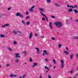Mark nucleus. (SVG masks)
I'll return each instance as SVG.
<instances>
[{
  "mask_svg": "<svg viewBox=\"0 0 78 78\" xmlns=\"http://www.w3.org/2000/svg\"><path fill=\"white\" fill-rule=\"evenodd\" d=\"M49 27H50L51 29H53V27H52V22H51L49 23Z\"/></svg>",
  "mask_w": 78,
  "mask_h": 78,
  "instance_id": "obj_10",
  "label": "nucleus"
},
{
  "mask_svg": "<svg viewBox=\"0 0 78 78\" xmlns=\"http://www.w3.org/2000/svg\"><path fill=\"white\" fill-rule=\"evenodd\" d=\"M19 59H16V62H19Z\"/></svg>",
  "mask_w": 78,
  "mask_h": 78,
  "instance_id": "obj_27",
  "label": "nucleus"
},
{
  "mask_svg": "<svg viewBox=\"0 0 78 78\" xmlns=\"http://www.w3.org/2000/svg\"><path fill=\"white\" fill-rule=\"evenodd\" d=\"M17 43V41H14L13 42V44L14 45H15V44H16Z\"/></svg>",
  "mask_w": 78,
  "mask_h": 78,
  "instance_id": "obj_23",
  "label": "nucleus"
},
{
  "mask_svg": "<svg viewBox=\"0 0 78 78\" xmlns=\"http://www.w3.org/2000/svg\"><path fill=\"white\" fill-rule=\"evenodd\" d=\"M46 1L48 3H50L51 2V1H50V0H46Z\"/></svg>",
  "mask_w": 78,
  "mask_h": 78,
  "instance_id": "obj_26",
  "label": "nucleus"
},
{
  "mask_svg": "<svg viewBox=\"0 0 78 78\" xmlns=\"http://www.w3.org/2000/svg\"><path fill=\"white\" fill-rule=\"evenodd\" d=\"M41 38H44L45 36H41Z\"/></svg>",
  "mask_w": 78,
  "mask_h": 78,
  "instance_id": "obj_42",
  "label": "nucleus"
},
{
  "mask_svg": "<svg viewBox=\"0 0 78 78\" xmlns=\"http://www.w3.org/2000/svg\"><path fill=\"white\" fill-rule=\"evenodd\" d=\"M30 18V16H27V17L26 18V20H27V19H29Z\"/></svg>",
  "mask_w": 78,
  "mask_h": 78,
  "instance_id": "obj_37",
  "label": "nucleus"
},
{
  "mask_svg": "<svg viewBox=\"0 0 78 78\" xmlns=\"http://www.w3.org/2000/svg\"><path fill=\"white\" fill-rule=\"evenodd\" d=\"M40 13H41L42 16H44V17H45L46 19V21H47V22H48V19H47V16L44 15V13L40 11Z\"/></svg>",
  "mask_w": 78,
  "mask_h": 78,
  "instance_id": "obj_4",
  "label": "nucleus"
},
{
  "mask_svg": "<svg viewBox=\"0 0 78 78\" xmlns=\"http://www.w3.org/2000/svg\"><path fill=\"white\" fill-rule=\"evenodd\" d=\"M54 25H56L57 27L58 28H61V27H62V23L61 22H55L54 23Z\"/></svg>",
  "mask_w": 78,
  "mask_h": 78,
  "instance_id": "obj_1",
  "label": "nucleus"
},
{
  "mask_svg": "<svg viewBox=\"0 0 78 78\" xmlns=\"http://www.w3.org/2000/svg\"><path fill=\"white\" fill-rule=\"evenodd\" d=\"M64 53H66V55H69V52H67V51H65L63 52Z\"/></svg>",
  "mask_w": 78,
  "mask_h": 78,
  "instance_id": "obj_12",
  "label": "nucleus"
},
{
  "mask_svg": "<svg viewBox=\"0 0 78 78\" xmlns=\"http://www.w3.org/2000/svg\"><path fill=\"white\" fill-rule=\"evenodd\" d=\"M42 20H45V18L44 17L42 19Z\"/></svg>",
  "mask_w": 78,
  "mask_h": 78,
  "instance_id": "obj_47",
  "label": "nucleus"
},
{
  "mask_svg": "<svg viewBox=\"0 0 78 78\" xmlns=\"http://www.w3.org/2000/svg\"><path fill=\"white\" fill-rule=\"evenodd\" d=\"M33 37V34H32V32H30V34L29 35V39H30L31 38V37Z\"/></svg>",
  "mask_w": 78,
  "mask_h": 78,
  "instance_id": "obj_9",
  "label": "nucleus"
},
{
  "mask_svg": "<svg viewBox=\"0 0 78 78\" xmlns=\"http://www.w3.org/2000/svg\"><path fill=\"white\" fill-rule=\"evenodd\" d=\"M35 36H37V34H35Z\"/></svg>",
  "mask_w": 78,
  "mask_h": 78,
  "instance_id": "obj_60",
  "label": "nucleus"
},
{
  "mask_svg": "<svg viewBox=\"0 0 78 78\" xmlns=\"http://www.w3.org/2000/svg\"><path fill=\"white\" fill-rule=\"evenodd\" d=\"M66 6L67 7H68V8H72V7H71L72 6V5L70 6V5L68 4Z\"/></svg>",
  "mask_w": 78,
  "mask_h": 78,
  "instance_id": "obj_22",
  "label": "nucleus"
},
{
  "mask_svg": "<svg viewBox=\"0 0 78 78\" xmlns=\"http://www.w3.org/2000/svg\"><path fill=\"white\" fill-rule=\"evenodd\" d=\"M34 64L33 65L32 67L34 68L36 66H37V63L36 62L34 63Z\"/></svg>",
  "mask_w": 78,
  "mask_h": 78,
  "instance_id": "obj_11",
  "label": "nucleus"
},
{
  "mask_svg": "<svg viewBox=\"0 0 78 78\" xmlns=\"http://www.w3.org/2000/svg\"><path fill=\"white\" fill-rule=\"evenodd\" d=\"M76 59H78V54L77 53L76 55Z\"/></svg>",
  "mask_w": 78,
  "mask_h": 78,
  "instance_id": "obj_34",
  "label": "nucleus"
},
{
  "mask_svg": "<svg viewBox=\"0 0 78 78\" xmlns=\"http://www.w3.org/2000/svg\"><path fill=\"white\" fill-rule=\"evenodd\" d=\"M61 62L62 63V66H61V68H63L64 67V61L62 60H61Z\"/></svg>",
  "mask_w": 78,
  "mask_h": 78,
  "instance_id": "obj_3",
  "label": "nucleus"
},
{
  "mask_svg": "<svg viewBox=\"0 0 78 78\" xmlns=\"http://www.w3.org/2000/svg\"><path fill=\"white\" fill-rule=\"evenodd\" d=\"M20 33H20V32H18V33H19V34H21V32H20Z\"/></svg>",
  "mask_w": 78,
  "mask_h": 78,
  "instance_id": "obj_63",
  "label": "nucleus"
},
{
  "mask_svg": "<svg viewBox=\"0 0 78 78\" xmlns=\"http://www.w3.org/2000/svg\"><path fill=\"white\" fill-rule=\"evenodd\" d=\"M50 67H51V65H49Z\"/></svg>",
  "mask_w": 78,
  "mask_h": 78,
  "instance_id": "obj_62",
  "label": "nucleus"
},
{
  "mask_svg": "<svg viewBox=\"0 0 78 78\" xmlns=\"http://www.w3.org/2000/svg\"><path fill=\"white\" fill-rule=\"evenodd\" d=\"M43 56H45V54L43 53Z\"/></svg>",
  "mask_w": 78,
  "mask_h": 78,
  "instance_id": "obj_56",
  "label": "nucleus"
},
{
  "mask_svg": "<svg viewBox=\"0 0 78 78\" xmlns=\"http://www.w3.org/2000/svg\"><path fill=\"white\" fill-rule=\"evenodd\" d=\"M30 62H32L33 61V59L31 58H30Z\"/></svg>",
  "mask_w": 78,
  "mask_h": 78,
  "instance_id": "obj_32",
  "label": "nucleus"
},
{
  "mask_svg": "<svg viewBox=\"0 0 78 78\" xmlns=\"http://www.w3.org/2000/svg\"><path fill=\"white\" fill-rule=\"evenodd\" d=\"M45 60L46 61H48V60H47V59L46 58L45 59Z\"/></svg>",
  "mask_w": 78,
  "mask_h": 78,
  "instance_id": "obj_54",
  "label": "nucleus"
},
{
  "mask_svg": "<svg viewBox=\"0 0 78 78\" xmlns=\"http://www.w3.org/2000/svg\"><path fill=\"white\" fill-rule=\"evenodd\" d=\"M26 15H28V12H26Z\"/></svg>",
  "mask_w": 78,
  "mask_h": 78,
  "instance_id": "obj_49",
  "label": "nucleus"
},
{
  "mask_svg": "<svg viewBox=\"0 0 78 78\" xmlns=\"http://www.w3.org/2000/svg\"><path fill=\"white\" fill-rule=\"evenodd\" d=\"M73 11V9H70L68 10V12H72Z\"/></svg>",
  "mask_w": 78,
  "mask_h": 78,
  "instance_id": "obj_15",
  "label": "nucleus"
},
{
  "mask_svg": "<svg viewBox=\"0 0 78 78\" xmlns=\"http://www.w3.org/2000/svg\"><path fill=\"white\" fill-rule=\"evenodd\" d=\"M73 72V71H71L70 72L71 73H72Z\"/></svg>",
  "mask_w": 78,
  "mask_h": 78,
  "instance_id": "obj_55",
  "label": "nucleus"
},
{
  "mask_svg": "<svg viewBox=\"0 0 78 78\" xmlns=\"http://www.w3.org/2000/svg\"><path fill=\"white\" fill-rule=\"evenodd\" d=\"M66 49L67 51H69V49H68V48H67V47H66Z\"/></svg>",
  "mask_w": 78,
  "mask_h": 78,
  "instance_id": "obj_48",
  "label": "nucleus"
},
{
  "mask_svg": "<svg viewBox=\"0 0 78 78\" xmlns=\"http://www.w3.org/2000/svg\"><path fill=\"white\" fill-rule=\"evenodd\" d=\"M61 46H62V44H58V48H61Z\"/></svg>",
  "mask_w": 78,
  "mask_h": 78,
  "instance_id": "obj_28",
  "label": "nucleus"
},
{
  "mask_svg": "<svg viewBox=\"0 0 78 78\" xmlns=\"http://www.w3.org/2000/svg\"><path fill=\"white\" fill-rule=\"evenodd\" d=\"M39 78H42V75H40Z\"/></svg>",
  "mask_w": 78,
  "mask_h": 78,
  "instance_id": "obj_46",
  "label": "nucleus"
},
{
  "mask_svg": "<svg viewBox=\"0 0 78 78\" xmlns=\"http://www.w3.org/2000/svg\"><path fill=\"white\" fill-rule=\"evenodd\" d=\"M2 17V15H0V17Z\"/></svg>",
  "mask_w": 78,
  "mask_h": 78,
  "instance_id": "obj_59",
  "label": "nucleus"
},
{
  "mask_svg": "<svg viewBox=\"0 0 78 78\" xmlns=\"http://www.w3.org/2000/svg\"><path fill=\"white\" fill-rule=\"evenodd\" d=\"M8 10H10L11 9V8H9L8 9Z\"/></svg>",
  "mask_w": 78,
  "mask_h": 78,
  "instance_id": "obj_51",
  "label": "nucleus"
},
{
  "mask_svg": "<svg viewBox=\"0 0 78 78\" xmlns=\"http://www.w3.org/2000/svg\"><path fill=\"white\" fill-rule=\"evenodd\" d=\"M22 23L24 25H25V22H24V20H23L22 21Z\"/></svg>",
  "mask_w": 78,
  "mask_h": 78,
  "instance_id": "obj_24",
  "label": "nucleus"
},
{
  "mask_svg": "<svg viewBox=\"0 0 78 78\" xmlns=\"http://www.w3.org/2000/svg\"><path fill=\"white\" fill-rule=\"evenodd\" d=\"M26 75H27V74H25V75H24L23 76V78H25V76H26Z\"/></svg>",
  "mask_w": 78,
  "mask_h": 78,
  "instance_id": "obj_38",
  "label": "nucleus"
},
{
  "mask_svg": "<svg viewBox=\"0 0 78 78\" xmlns=\"http://www.w3.org/2000/svg\"><path fill=\"white\" fill-rule=\"evenodd\" d=\"M16 16H20V17H22V18H23V16L20 13H17L16 14Z\"/></svg>",
  "mask_w": 78,
  "mask_h": 78,
  "instance_id": "obj_2",
  "label": "nucleus"
},
{
  "mask_svg": "<svg viewBox=\"0 0 78 78\" xmlns=\"http://www.w3.org/2000/svg\"><path fill=\"white\" fill-rule=\"evenodd\" d=\"M75 76H78V73H77L75 74Z\"/></svg>",
  "mask_w": 78,
  "mask_h": 78,
  "instance_id": "obj_52",
  "label": "nucleus"
},
{
  "mask_svg": "<svg viewBox=\"0 0 78 78\" xmlns=\"http://www.w3.org/2000/svg\"><path fill=\"white\" fill-rule=\"evenodd\" d=\"M72 19V17H70V20H71Z\"/></svg>",
  "mask_w": 78,
  "mask_h": 78,
  "instance_id": "obj_58",
  "label": "nucleus"
},
{
  "mask_svg": "<svg viewBox=\"0 0 78 78\" xmlns=\"http://www.w3.org/2000/svg\"><path fill=\"white\" fill-rule=\"evenodd\" d=\"M51 39L52 40H54L55 41V40H56V38H54L53 37H51Z\"/></svg>",
  "mask_w": 78,
  "mask_h": 78,
  "instance_id": "obj_31",
  "label": "nucleus"
},
{
  "mask_svg": "<svg viewBox=\"0 0 78 78\" xmlns=\"http://www.w3.org/2000/svg\"><path fill=\"white\" fill-rule=\"evenodd\" d=\"M50 71V69H48V70H47L46 72V73H47V72H48V71Z\"/></svg>",
  "mask_w": 78,
  "mask_h": 78,
  "instance_id": "obj_45",
  "label": "nucleus"
},
{
  "mask_svg": "<svg viewBox=\"0 0 78 78\" xmlns=\"http://www.w3.org/2000/svg\"><path fill=\"white\" fill-rule=\"evenodd\" d=\"M45 69H49V68L47 67V66H46L45 67Z\"/></svg>",
  "mask_w": 78,
  "mask_h": 78,
  "instance_id": "obj_40",
  "label": "nucleus"
},
{
  "mask_svg": "<svg viewBox=\"0 0 78 78\" xmlns=\"http://www.w3.org/2000/svg\"><path fill=\"white\" fill-rule=\"evenodd\" d=\"M36 49L37 51L38 54H39L40 52H39V48H36Z\"/></svg>",
  "mask_w": 78,
  "mask_h": 78,
  "instance_id": "obj_14",
  "label": "nucleus"
},
{
  "mask_svg": "<svg viewBox=\"0 0 78 78\" xmlns=\"http://www.w3.org/2000/svg\"><path fill=\"white\" fill-rule=\"evenodd\" d=\"M56 67V66H55L54 67V69H55V68Z\"/></svg>",
  "mask_w": 78,
  "mask_h": 78,
  "instance_id": "obj_61",
  "label": "nucleus"
},
{
  "mask_svg": "<svg viewBox=\"0 0 78 78\" xmlns=\"http://www.w3.org/2000/svg\"><path fill=\"white\" fill-rule=\"evenodd\" d=\"M39 10H40L42 12H44V9H42V8H39Z\"/></svg>",
  "mask_w": 78,
  "mask_h": 78,
  "instance_id": "obj_13",
  "label": "nucleus"
},
{
  "mask_svg": "<svg viewBox=\"0 0 78 78\" xmlns=\"http://www.w3.org/2000/svg\"><path fill=\"white\" fill-rule=\"evenodd\" d=\"M1 15L2 16H5V15H4V14H2Z\"/></svg>",
  "mask_w": 78,
  "mask_h": 78,
  "instance_id": "obj_53",
  "label": "nucleus"
},
{
  "mask_svg": "<svg viewBox=\"0 0 78 78\" xmlns=\"http://www.w3.org/2000/svg\"><path fill=\"white\" fill-rule=\"evenodd\" d=\"M48 78H51V76H50V75H48Z\"/></svg>",
  "mask_w": 78,
  "mask_h": 78,
  "instance_id": "obj_43",
  "label": "nucleus"
},
{
  "mask_svg": "<svg viewBox=\"0 0 78 78\" xmlns=\"http://www.w3.org/2000/svg\"><path fill=\"white\" fill-rule=\"evenodd\" d=\"M15 55H16V58H20L21 57L19 55L20 53H15Z\"/></svg>",
  "mask_w": 78,
  "mask_h": 78,
  "instance_id": "obj_6",
  "label": "nucleus"
},
{
  "mask_svg": "<svg viewBox=\"0 0 78 78\" xmlns=\"http://www.w3.org/2000/svg\"><path fill=\"white\" fill-rule=\"evenodd\" d=\"M45 54V55H49V54L48 52H46Z\"/></svg>",
  "mask_w": 78,
  "mask_h": 78,
  "instance_id": "obj_41",
  "label": "nucleus"
},
{
  "mask_svg": "<svg viewBox=\"0 0 78 78\" xmlns=\"http://www.w3.org/2000/svg\"><path fill=\"white\" fill-rule=\"evenodd\" d=\"M9 76L10 77H12H12H16V76H17V75H13L12 74H11Z\"/></svg>",
  "mask_w": 78,
  "mask_h": 78,
  "instance_id": "obj_7",
  "label": "nucleus"
},
{
  "mask_svg": "<svg viewBox=\"0 0 78 78\" xmlns=\"http://www.w3.org/2000/svg\"><path fill=\"white\" fill-rule=\"evenodd\" d=\"M30 23V21H28L27 23V25H29Z\"/></svg>",
  "mask_w": 78,
  "mask_h": 78,
  "instance_id": "obj_25",
  "label": "nucleus"
},
{
  "mask_svg": "<svg viewBox=\"0 0 78 78\" xmlns=\"http://www.w3.org/2000/svg\"><path fill=\"white\" fill-rule=\"evenodd\" d=\"M43 52L44 53H47V51H46V50H44L43 51Z\"/></svg>",
  "mask_w": 78,
  "mask_h": 78,
  "instance_id": "obj_36",
  "label": "nucleus"
},
{
  "mask_svg": "<svg viewBox=\"0 0 78 78\" xmlns=\"http://www.w3.org/2000/svg\"><path fill=\"white\" fill-rule=\"evenodd\" d=\"M6 66L7 67H9V64H6Z\"/></svg>",
  "mask_w": 78,
  "mask_h": 78,
  "instance_id": "obj_39",
  "label": "nucleus"
},
{
  "mask_svg": "<svg viewBox=\"0 0 78 78\" xmlns=\"http://www.w3.org/2000/svg\"><path fill=\"white\" fill-rule=\"evenodd\" d=\"M74 11L75 13H78V11L76 9L74 10Z\"/></svg>",
  "mask_w": 78,
  "mask_h": 78,
  "instance_id": "obj_29",
  "label": "nucleus"
},
{
  "mask_svg": "<svg viewBox=\"0 0 78 78\" xmlns=\"http://www.w3.org/2000/svg\"><path fill=\"white\" fill-rule=\"evenodd\" d=\"M1 37H5V35L3 34H1Z\"/></svg>",
  "mask_w": 78,
  "mask_h": 78,
  "instance_id": "obj_30",
  "label": "nucleus"
},
{
  "mask_svg": "<svg viewBox=\"0 0 78 78\" xmlns=\"http://www.w3.org/2000/svg\"><path fill=\"white\" fill-rule=\"evenodd\" d=\"M71 7H72V8H76V7H77V5H74V6L72 5V6H71Z\"/></svg>",
  "mask_w": 78,
  "mask_h": 78,
  "instance_id": "obj_19",
  "label": "nucleus"
},
{
  "mask_svg": "<svg viewBox=\"0 0 78 78\" xmlns=\"http://www.w3.org/2000/svg\"><path fill=\"white\" fill-rule=\"evenodd\" d=\"M1 67H2V66H1V65H0V68H1Z\"/></svg>",
  "mask_w": 78,
  "mask_h": 78,
  "instance_id": "obj_64",
  "label": "nucleus"
},
{
  "mask_svg": "<svg viewBox=\"0 0 78 78\" xmlns=\"http://www.w3.org/2000/svg\"><path fill=\"white\" fill-rule=\"evenodd\" d=\"M8 49L9 51H12V50L9 47H8Z\"/></svg>",
  "mask_w": 78,
  "mask_h": 78,
  "instance_id": "obj_18",
  "label": "nucleus"
},
{
  "mask_svg": "<svg viewBox=\"0 0 78 78\" xmlns=\"http://www.w3.org/2000/svg\"><path fill=\"white\" fill-rule=\"evenodd\" d=\"M54 5H55V6H57V7H60V5L59 4H56V3H54Z\"/></svg>",
  "mask_w": 78,
  "mask_h": 78,
  "instance_id": "obj_16",
  "label": "nucleus"
},
{
  "mask_svg": "<svg viewBox=\"0 0 78 78\" xmlns=\"http://www.w3.org/2000/svg\"><path fill=\"white\" fill-rule=\"evenodd\" d=\"M73 39H78V37H75L74 36L73 37Z\"/></svg>",
  "mask_w": 78,
  "mask_h": 78,
  "instance_id": "obj_17",
  "label": "nucleus"
},
{
  "mask_svg": "<svg viewBox=\"0 0 78 78\" xmlns=\"http://www.w3.org/2000/svg\"><path fill=\"white\" fill-rule=\"evenodd\" d=\"M23 53H25V54H27V52L25 51L24 52H23Z\"/></svg>",
  "mask_w": 78,
  "mask_h": 78,
  "instance_id": "obj_44",
  "label": "nucleus"
},
{
  "mask_svg": "<svg viewBox=\"0 0 78 78\" xmlns=\"http://www.w3.org/2000/svg\"><path fill=\"white\" fill-rule=\"evenodd\" d=\"M34 7H35V6L34 5L33 6L31 9H30L29 11H30V12H33V11L34 9H33L34 8Z\"/></svg>",
  "mask_w": 78,
  "mask_h": 78,
  "instance_id": "obj_5",
  "label": "nucleus"
},
{
  "mask_svg": "<svg viewBox=\"0 0 78 78\" xmlns=\"http://www.w3.org/2000/svg\"><path fill=\"white\" fill-rule=\"evenodd\" d=\"M73 57V54H72L70 56V58L71 59H72Z\"/></svg>",
  "mask_w": 78,
  "mask_h": 78,
  "instance_id": "obj_20",
  "label": "nucleus"
},
{
  "mask_svg": "<svg viewBox=\"0 0 78 78\" xmlns=\"http://www.w3.org/2000/svg\"><path fill=\"white\" fill-rule=\"evenodd\" d=\"M13 33H14V34H17V33H21V32L20 31H18L17 32H16L15 30H13Z\"/></svg>",
  "mask_w": 78,
  "mask_h": 78,
  "instance_id": "obj_8",
  "label": "nucleus"
},
{
  "mask_svg": "<svg viewBox=\"0 0 78 78\" xmlns=\"http://www.w3.org/2000/svg\"><path fill=\"white\" fill-rule=\"evenodd\" d=\"M53 62L54 64H56V60H55V59H53Z\"/></svg>",
  "mask_w": 78,
  "mask_h": 78,
  "instance_id": "obj_21",
  "label": "nucleus"
},
{
  "mask_svg": "<svg viewBox=\"0 0 78 78\" xmlns=\"http://www.w3.org/2000/svg\"><path fill=\"white\" fill-rule=\"evenodd\" d=\"M6 27V26L5 25H4V26H2V27Z\"/></svg>",
  "mask_w": 78,
  "mask_h": 78,
  "instance_id": "obj_50",
  "label": "nucleus"
},
{
  "mask_svg": "<svg viewBox=\"0 0 78 78\" xmlns=\"http://www.w3.org/2000/svg\"><path fill=\"white\" fill-rule=\"evenodd\" d=\"M51 17L53 19H55V17L53 16H51Z\"/></svg>",
  "mask_w": 78,
  "mask_h": 78,
  "instance_id": "obj_33",
  "label": "nucleus"
},
{
  "mask_svg": "<svg viewBox=\"0 0 78 78\" xmlns=\"http://www.w3.org/2000/svg\"><path fill=\"white\" fill-rule=\"evenodd\" d=\"M19 78H22V76H20Z\"/></svg>",
  "mask_w": 78,
  "mask_h": 78,
  "instance_id": "obj_57",
  "label": "nucleus"
},
{
  "mask_svg": "<svg viewBox=\"0 0 78 78\" xmlns=\"http://www.w3.org/2000/svg\"><path fill=\"white\" fill-rule=\"evenodd\" d=\"M5 27L9 26V24H5Z\"/></svg>",
  "mask_w": 78,
  "mask_h": 78,
  "instance_id": "obj_35",
  "label": "nucleus"
}]
</instances>
